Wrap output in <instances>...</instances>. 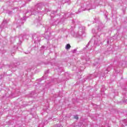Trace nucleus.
<instances>
[{"label":"nucleus","mask_w":127,"mask_h":127,"mask_svg":"<svg viewBox=\"0 0 127 127\" xmlns=\"http://www.w3.org/2000/svg\"><path fill=\"white\" fill-rule=\"evenodd\" d=\"M74 119H75V120H78L79 117H78V116H75L74 117Z\"/></svg>","instance_id":"f03ea898"},{"label":"nucleus","mask_w":127,"mask_h":127,"mask_svg":"<svg viewBox=\"0 0 127 127\" xmlns=\"http://www.w3.org/2000/svg\"><path fill=\"white\" fill-rule=\"evenodd\" d=\"M70 48H71V45H70L69 44H67L66 45V49H70Z\"/></svg>","instance_id":"f257e3e1"}]
</instances>
